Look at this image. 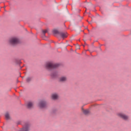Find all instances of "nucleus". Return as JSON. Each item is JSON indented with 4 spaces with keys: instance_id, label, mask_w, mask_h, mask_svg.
I'll use <instances>...</instances> for the list:
<instances>
[{
    "instance_id": "10",
    "label": "nucleus",
    "mask_w": 131,
    "mask_h": 131,
    "mask_svg": "<svg viewBox=\"0 0 131 131\" xmlns=\"http://www.w3.org/2000/svg\"><path fill=\"white\" fill-rule=\"evenodd\" d=\"M59 35H60L61 37H62V38H65L67 37V33H66L60 32L59 33Z\"/></svg>"
},
{
    "instance_id": "2",
    "label": "nucleus",
    "mask_w": 131,
    "mask_h": 131,
    "mask_svg": "<svg viewBox=\"0 0 131 131\" xmlns=\"http://www.w3.org/2000/svg\"><path fill=\"white\" fill-rule=\"evenodd\" d=\"M117 115L118 117H119L123 120H125V121L129 120V117L123 113H118Z\"/></svg>"
},
{
    "instance_id": "9",
    "label": "nucleus",
    "mask_w": 131,
    "mask_h": 131,
    "mask_svg": "<svg viewBox=\"0 0 131 131\" xmlns=\"http://www.w3.org/2000/svg\"><path fill=\"white\" fill-rule=\"evenodd\" d=\"M82 112L83 113V114H85V115H88V114H90V111L89 110H84L83 108H81Z\"/></svg>"
},
{
    "instance_id": "7",
    "label": "nucleus",
    "mask_w": 131,
    "mask_h": 131,
    "mask_svg": "<svg viewBox=\"0 0 131 131\" xmlns=\"http://www.w3.org/2000/svg\"><path fill=\"white\" fill-rule=\"evenodd\" d=\"M59 81H60V82H65V81H67V77L62 76L60 77Z\"/></svg>"
},
{
    "instance_id": "5",
    "label": "nucleus",
    "mask_w": 131,
    "mask_h": 131,
    "mask_svg": "<svg viewBox=\"0 0 131 131\" xmlns=\"http://www.w3.org/2000/svg\"><path fill=\"white\" fill-rule=\"evenodd\" d=\"M51 100H53V101H56L59 99V95L57 93H53L51 96Z\"/></svg>"
},
{
    "instance_id": "14",
    "label": "nucleus",
    "mask_w": 131,
    "mask_h": 131,
    "mask_svg": "<svg viewBox=\"0 0 131 131\" xmlns=\"http://www.w3.org/2000/svg\"><path fill=\"white\" fill-rule=\"evenodd\" d=\"M31 80V78L30 77H28L26 79V81H27V82H29V81H30Z\"/></svg>"
},
{
    "instance_id": "12",
    "label": "nucleus",
    "mask_w": 131,
    "mask_h": 131,
    "mask_svg": "<svg viewBox=\"0 0 131 131\" xmlns=\"http://www.w3.org/2000/svg\"><path fill=\"white\" fill-rule=\"evenodd\" d=\"M28 130H29V127H25V128H23V129L19 130V131H28Z\"/></svg>"
},
{
    "instance_id": "8",
    "label": "nucleus",
    "mask_w": 131,
    "mask_h": 131,
    "mask_svg": "<svg viewBox=\"0 0 131 131\" xmlns=\"http://www.w3.org/2000/svg\"><path fill=\"white\" fill-rule=\"evenodd\" d=\"M27 107L29 109H31V108H33V102L31 101L28 102L27 104Z\"/></svg>"
},
{
    "instance_id": "13",
    "label": "nucleus",
    "mask_w": 131,
    "mask_h": 131,
    "mask_svg": "<svg viewBox=\"0 0 131 131\" xmlns=\"http://www.w3.org/2000/svg\"><path fill=\"white\" fill-rule=\"evenodd\" d=\"M53 32L54 34H59L60 35V32H59V31L56 29L53 30Z\"/></svg>"
},
{
    "instance_id": "3",
    "label": "nucleus",
    "mask_w": 131,
    "mask_h": 131,
    "mask_svg": "<svg viewBox=\"0 0 131 131\" xmlns=\"http://www.w3.org/2000/svg\"><path fill=\"white\" fill-rule=\"evenodd\" d=\"M19 42H20V40H19V38L16 37L11 38L9 40V43L10 45H12V46H15V45H17V43H19Z\"/></svg>"
},
{
    "instance_id": "4",
    "label": "nucleus",
    "mask_w": 131,
    "mask_h": 131,
    "mask_svg": "<svg viewBox=\"0 0 131 131\" xmlns=\"http://www.w3.org/2000/svg\"><path fill=\"white\" fill-rule=\"evenodd\" d=\"M38 105L39 108H47L48 107V103L46 101H40Z\"/></svg>"
},
{
    "instance_id": "11",
    "label": "nucleus",
    "mask_w": 131,
    "mask_h": 131,
    "mask_svg": "<svg viewBox=\"0 0 131 131\" xmlns=\"http://www.w3.org/2000/svg\"><path fill=\"white\" fill-rule=\"evenodd\" d=\"M5 118L7 120H9V119H11V117L10 116V114L9 113H6L5 114Z\"/></svg>"
},
{
    "instance_id": "1",
    "label": "nucleus",
    "mask_w": 131,
    "mask_h": 131,
    "mask_svg": "<svg viewBox=\"0 0 131 131\" xmlns=\"http://www.w3.org/2000/svg\"><path fill=\"white\" fill-rule=\"evenodd\" d=\"M57 67H59V64L53 62H48L45 64V68L48 70H52V69H55Z\"/></svg>"
},
{
    "instance_id": "6",
    "label": "nucleus",
    "mask_w": 131,
    "mask_h": 131,
    "mask_svg": "<svg viewBox=\"0 0 131 131\" xmlns=\"http://www.w3.org/2000/svg\"><path fill=\"white\" fill-rule=\"evenodd\" d=\"M58 75H59V73L57 71H53L51 74V77L53 78L57 77Z\"/></svg>"
},
{
    "instance_id": "15",
    "label": "nucleus",
    "mask_w": 131,
    "mask_h": 131,
    "mask_svg": "<svg viewBox=\"0 0 131 131\" xmlns=\"http://www.w3.org/2000/svg\"><path fill=\"white\" fill-rule=\"evenodd\" d=\"M43 33H44V34H45V33H47V32H48V30H43Z\"/></svg>"
}]
</instances>
